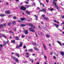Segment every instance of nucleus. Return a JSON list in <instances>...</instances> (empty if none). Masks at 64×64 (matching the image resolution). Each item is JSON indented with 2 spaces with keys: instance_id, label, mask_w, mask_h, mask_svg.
Masks as SVG:
<instances>
[{
  "instance_id": "864d4df0",
  "label": "nucleus",
  "mask_w": 64,
  "mask_h": 64,
  "mask_svg": "<svg viewBox=\"0 0 64 64\" xmlns=\"http://www.w3.org/2000/svg\"><path fill=\"white\" fill-rule=\"evenodd\" d=\"M26 55H29V53L26 52Z\"/></svg>"
},
{
  "instance_id": "6e6d98bb",
  "label": "nucleus",
  "mask_w": 64,
  "mask_h": 64,
  "mask_svg": "<svg viewBox=\"0 0 64 64\" xmlns=\"http://www.w3.org/2000/svg\"><path fill=\"white\" fill-rule=\"evenodd\" d=\"M14 31H16V28H15L14 29Z\"/></svg>"
},
{
  "instance_id": "b1692460",
  "label": "nucleus",
  "mask_w": 64,
  "mask_h": 64,
  "mask_svg": "<svg viewBox=\"0 0 64 64\" xmlns=\"http://www.w3.org/2000/svg\"><path fill=\"white\" fill-rule=\"evenodd\" d=\"M46 37H47V38H49L50 37V36H49V35L46 34Z\"/></svg>"
},
{
  "instance_id": "f8f14e48",
  "label": "nucleus",
  "mask_w": 64,
  "mask_h": 64,
  "mask_svg": "<svg viewBox=\"0 0 64 64\" xmlns=\"http://www.w3.org/2000/svg\"><path fill=\"white\" fill-rule=\"evenodd\" d=\"M42 12H44V13H46V9L44 8H43L42 9Z\"/></svg>"
},
{
  "instance_id": "c756f323",
  "label": "nucleus",
  "mask_w": 64,
  "mask_h": 64,
  "mask_svg": "<svg viewBox=\"0 0 64 64\" xmlns=\"http://www.w3.org/2000/svg\"><path fill=\"white\" fill-rule=\"evenodd\" d=\"M25 20V19L24 18H21V20L22 21H24Z\"/></svg>"
},
{
  "instance_id": "4d7b16f0",
  "label": "nucleus",
  "mask_w": 64,
  "mask_h": 64,
  "mask_svg": "<svg viewBox=\"0 0 64 64\" xmlns=\"http://www.w3.org/2000/svg\"><path fill=\"white\" fill-rule=\"evenodd\" d=\"M41 24H42V25H43V24H44V23L43 22H41Z\"/></svg>"
},
{
  "instance_id": "f03ea898",
  "label": "nucleus",
  "mask_w": 64,
  "mask_h": 64,
  "mask_svg": "<svg viewBox=\"0 0 64 64\" xmlns=\"http://www.w3.org/2000/svg\"><path fill=\"white\" fill-rule=\"evenodd\" d=\"M53 4H54V5L55 6V7L58 10H60V9L59 8V7L57 6V4L55 2V1H54V0H53Z\"/></svg>"
},
{
  "instance_id": "6ab92c4d",
  "label": "nucleus",
  "mask_w": 64,
  "mask_h": 64,
  "mask_svg": "<svg viewBox=\"0 0 64 64\" xmlns=\"http://www.w3.org/2000/svg\"><path fill=\"white\" fill-rule=\"evenodd\" d=\"M54 22H56V23H58V24H59V22H58L57 21V20H54Z\"/></svg>"
},
{
  "instance_id": "603ef678",
  "label": "nucleus",
  "mask_w": 64,
  "mask_h": 64,
  "mask_svg": "<svg viewBox=\"0 0 64 64\" xmlns=\"http://www.w3.org/2000/svg\"><path fill=\"white\" fill-rule=\"evenodd\" d=\"M61 17L62 18H64V16H62Z\"/></svg>"
},
{
  "instance_id": "a211bd4d",
  "label": "nucleus",
  "mask_w": 64,
  "mask_h": 64,
  "mask_svg": "<svg viewBox=\"0 0 64 64\" xmlns=\"http://www.w3.org/2000/svg\"><path fill=\"white\" fill-rule=\"evenodd\" d=\"M34 48L36 50V51H38H38H39V49H38L37 48H36V47H34Z\"/></svg>"
},
{
  "instance_id": "ea45409f",
  "label": "nucleus",
  "mask_w": 64,
  "mask_h": 64,
  "mask_svg": "<svg viewBox=\"0 0 64 64\" xmlns=\"http://www.w3.org/2000/svg\"><path fill=\"white\" fill-rule=\"evenodd\" d=\"M40 5H43V6H44V4H42V3H40Z\"/></svg>"
},
{
  "instance_id": "37998d69",
  "label": "nucleus",
  "mask_w": 64,
  "mask_h": 64,
  "mask_svg": "<svg viewBox=\"0 0 64 64\" xmlns=\"http://www.w3.org/2000/svg\"><path fill=\"white\" fill-rule=\"evenodd\" d=\"M44 58L46 59H47V56H44Z\"/></svg>"
},
{
  "instance_id": "7ed1b4c3",
  "label": "nucleus",
  "mask_w": 64,
  "mask_h": 64,
  "mask_svg": "<svg viewBox=\"0 0 64 64\" xmlns=\"http://www.w3.org/2000/svg\"><path fill=\"white\" fill-rule=\"evenodd\" d=\"M20 9L21 10H26V8H25V7L24 6H22L20 8Z\"/></svg>"
},
{
  "instance_id": "4468645a",
  "label": "nucleus",
  "mask_w": 64,
  "mask_h": 64,
  "mask_svg": "<svg viewBox=\"0 0 64 64\" xmlns=\"http://www.w3.org/2000/svg\"><path fill=\"white\" fill-rule=\"evenodd\" d=\"M54 26H55L56 28H58V27H59V25H58L56 24H54Z\"/></svg>"
},
{
  "instance_id": "bf43d9fd",
  "label": "nucleus",
  "mask_w": 64,
  "mask_h": 64,
  "mask_svg": "<svg viewBox=\"0 0 64 64\" xmlns=\"http://www.w3.org/2000/svg\"><path fill=\"white\" fill-rule=\"evenodd\" d=\"M26 7H27V8H28V7H29V6H28V5H26Z\"/></svg>"
},
{
  "instance_id": "f3484780",
  "label": "nucleus",
  "mask_w": 64,
  "mask_h": 64,
  "mask_svg": "<svg viewBox=\"0 0 64 64\" xmlns=\"http://www.w3.org/2000/svg\"><path fill=\"white\" fill-rule=\"evenodd\" d=\"M11 43H15V40H12L11 41Z\"/></svg>"
},
{
  "instance_id": "c03bdc74",
  "label": "nucleus",
  "mask_w": 64,
  "mask_h": 64,
  "mask_svg": "<svg viewBox=\"0 0 64 64\" xmlns=\"http://www.w3.org/2000/svg\"><path fill=\"white\" fill-rule=\"evenodd\" d=\"M13 58L14 60H16V58H15V57H13Z\"/></svg>"
},
{
  "instance_id": "680f3d73",
  "label": "nucleus",
  "mask_w": 64,
  "mask_h": 64,
  "mask_svg": "<svg viewBox=\"0 0 64 64\" xmlns=\"http://www.w3.org/2000/svg\"><path fill=\"white\" fill-rule=\"evenodd\" d=\"M37 9H38V10H40V8H39V7H38L37 8Z\"/></svg>"
},
{
  "instance_id": "58836bf2",
  "label": "nucleus",
  "mask_w": 64,
  "mask_h": 64,
  "mask_svg": "<svg viewBox=\"0 0 64 64\" xmlns=\"http://www.w3.org/2000/svg\"><path fill=\"white\" fill-rule=\"evenodd\" d=\"M21 26L22 27H24V26H26V25L24 24H22L21 25Z\"/></svg>"
},
{
  "instance_id": "2f4dec72",
  "label": "nucleus",
  "mask_w": 64,
  "mask_h": 64,
  "mask_svg": "<svg viewBox=\"0 0 64 64\" xmlns=\"http://www.w3.org/2000/svg\"><path fill=\"white\" fill-rule=\"evenodd\" d=\"M3 48V46L2 44L0 45V48Z\"/></svg>"
},
{
  "instance_id": "f704fd0d",
  "label": "nucleus",
  "mask_w": 64,
  "mask_h": 64,
  "mask_svg": "<svg viewBox=\"0 0 64 64\" xmlns=\"http://www.w3.org/2000/svg\"><path fill=\"white\" fill-rule=\"evenodd\" d=\"M3 20H4V19L3 18H2L0 20V22H3Z\"/></svg>"
},
{
  "instance_id": "de8ad7c7",
  "label": "nucleus",
  "mask_w": 64,
  "mask_h": 64,
  "mask_svg": "<svg viewBox=\"0 0 64 64\" xmlns=\"http://www.w3.org/2000/svg\"><path fill=\"white\" fill-rule=\"evenodd\" d=\"M32 5L33 6H35V3H34L32 4Z\"/></svg>"
},
{
  "instance_id": "338daca9",
  "label": "nucleus",
  "mask_w": 64,
  "mask_h": 64,
  "mask_svg": "<svg viewBox=\"0 0 64 64\" xmlns=\"http://www.w3.org/2000/svg\"><path fill=\"white\" fill-rule=\"evenodd\" d=\"M26 57H29V55H27V56H26Z\"/></svg>"
},
{
  "instance_id": "bb28decb",
  "label": "nucleus",
  "mask_w": 64,
  "mask_h": 64,
  "mask_svg": "<svg viewBox=\"0 0 64 64\" xmlns=\"http://www.w3.org/2000/svg\"><path fill=\"white\" fill-rule=\"evenodd\" d=\"M16 21H14L13 22H12V23L13 24V25H14V24H16Z\"/></svg>"
},
{
  "instance_id": "8fccbe9b",
  "label": "nucleus",
  "mask_w": 64,
  "mask_h": 64,
  "mask_svg": "<svg viewBox=\"0 0 64 64\" xmlns=\"http://www.w3.org/2000/svg\"><path fill=\"white\" fill-rule=\"evenodd\" d=\"M53 58L54 59H56V58L55 56L53 57Z\"/></svg>"
},
{
  "instance_id": "052dcab7",
  "label": "nucleus",
  "mask_w": 64,
  "mask_h": 64,
  "mask_svg": "<svg viewBox=\"0 0 64 64\" xmlns=\"http://www.w3.org/2000/svg\"><path fill=\"white\" fill-rule=\"evenodd\" d=\"M25 2L26 3V4H28V2L26 1Z\"/></svg>"
},
{
  "instance_id": "5701e85b",
  "label": "nucleus",
  "mask_w": 64,
  "mask_h": 64,
  "mask_svg": "<svg viewBox=\"0 0 64 64\" xmlns=\"http://www.w3.org/2000/svg\"><path fill=\"white\" fill-rule=\"evenodd\" d=\"M20 47L19 46H16V48L17 49H19V48H20Z\"/></svg>"
},
{
  "instance_id": "393cba45",
  "label": "nucleus",
  "mask_w": 64,
  "mask_h": 64,
  "mask_svg": "<svg viewBox=\"0 0 64 64\" xmlns=\"http://www.w3.org/2000/svg\"><path fill=\"white\" fill-rule=\"evenodd\" d=\"M43 45L44 46V48L45 49V50H46L47 49H46V47H45V45H44V44H43Z\"/></svg>"
},
{
  "instance_id": "72a5a7b5",
  "label": "nucleus",
  "mask_w": 64,
  "mask_h": 64,
  "mask_svg": "<svg viewBox=\"0 0 64 64\" xmlns=\"http://www.w3.org/2000/svg\"><path fill=\"white\" fill-rule=\"evenodd\" d=\"M42 17L44 18H45V16L44 14H42Z\"/></svg>"
},
{
  "instance_id": "a878e982",
  "label": "nucleus",
  "mask_w": 64,
  "mask_h": 64,
  "mask_svg": "<svg viewBox=\"0 0 64 64\" xmlns=\"http://www.w3.org/2000/svg\"><path fill=\"white\" fill-rule=\"evenodd\" d=\"M33 44V45L34 46H35L37 45V44L36 43L34 42Z\"/></svg>"
},
{
  "instance_id": "774afa93",
  "label": "nucleus",
  "mask_w": 64,
  "mask_h": 64,
  "mask_svg": "<svg viewBox=\"0 0 64 64\" xmlns=\"http://www.w3.org/2000/svg\"><path fill=\"white\" fill-rule=\"evenodd\" d=\"M62 34H64V32H62Z\"/></svg>"
},
{
  "instance_id": "f257e3e1",
  "label": "nucleus",
  "mask_w": 64,
  "mask_h": 64,
  "mask_svg": "<svg viewBox=\"0 0 64 64\" xmlns=\"http://www.w3.org/2000/svg\"><path fill=\"white\" fill-rule=\"evenodd\" d=\"M29 25L31 27V28H30L29 29L30 31H31L32 32H34V30L32 29V28H34L35 29V26H33V24H29Z\"/></svg>"
},
{
  "instance_id": "412c9836",
  "label": "nucleus",
  "mask_w": 64,
  "mask_h": 64,
  "mask_svg": "<svg viewBox=\"0 0 64 64\" xmlns=\"http://www.w3.org/2000/svg\"><path fill=\"white\" fill-rule=\"evenodd\" d=\"M16 38V40H19V38L18 36H16L15 37Z\"/></svg>"
},
{
  "instance_id": "49530a36",
  "label": "nucleus",
  "mask_w": 64,
  "mask_h": 64,
  "mask_svg": "<svg viewBox=\"0 0 64 64\" xmlns=\"http://www.w3.org/2000/svg\"><path fill=\"white\" fill-rule=\"evenodd\" d=\"M46 1L47 3L49 2V0H46Z\"/></svg>"
},
{
  "instance_id": "c9c22d12",
  "label": "nucleus",
  "mask_w": 64,
  "mask_h": 64,
  "mask_svg": "<svg viewBox=\"0 0 64 64\" xmlns=\"http://www.w3.org/2000/svg\"><path fill=\"white\" fill-rule=\"evenodd\" d=\"M54 54L55 55H56V56H58V54H56V52L54 53Z\"/></svg>"
},
{
  "instance_id": "0eeeda50",
  "label": "nucleus",
  "mask_w": 64,
  "mask_h": 64,
  "mask_svg": "<svg viewBox=\"0 0 64 64\" xmlns=\"http://www.w3.org/2000/svg\"><path fill=\"white\" fill-rule=\"evenodd\" d=\"M6 14H10V13H11V12H10V11L9 10H7L6 11Z\"/></svg>"
},
{
  "instance_id": "9b49d317",
  "label": "nucleus",
  "mask_w": 64,
  "mask_h": 64,
  "mask_svg": "<svg viewBox=\"0 0 64 64\" xmlns=\"http://www.w3.org/2000/svg\"><path fill=\"white\" fill-rule=\"evenodd\" d=\"M20 45H19V46L20 47H22V44H23V42H20Z\"/></svg>"
},
{
  "instance_id": "3c124183",
  "label": "nucleus",
  "mask_w": 64,
  "mask_h": 64,
  "mask_svg": "<svg viewBox=\"0 0 64 64\" xmlns=\"http://www.w3.org/2000/svg\"><path fill=\"white\" fill-rule=\"evenodd\" d=\"M40 11L41 12H42V11H43V10L42 9V10H40L39 11V12H40Z\"/></svg>"
},
{
  "instance_id": "79ce46f5",
  "label": "nucleus",
  "mask_w": 64,
  "mask_h": 64,
  "mask_svg": "<svg viewBox=\"0 0 64 64\" xmlns=\"http://www.w3.org/2000/svg\"><path fill=\"white\" fill-rule=\"evenodd\" d=\"M35 34H36V37H38V35H37V33L36 32H35Z\"/></svg>"
},
{
  "instance_id": "20e7f679",
  "label": "nucleus",
  "mask_w": 64,
  "mask_h": 64,
  "mask_svg": "<svg viewBox=\"0 0 64 64\" xmlns=\"http://www.w3.org/2000/svg\"><path fill=\"white\" fill-rule=\"evenodd\" d=\"M4 26H6V24H0V28H2V27H3Z\"/></svg>"
},
{
  "instance_id": "4be33fe9",
  "label": "nucleus",
  "mask_w": 64,
  "mask_h": 64,
  "mask_svg": "<svg viewBox=\"0 0 64 64\" xmlns=\"http://www.w3.org/2000/svg\"><path fill=\"white\" fill-rule=\"evenodd\" d=\"M16 61V62H19V60H18V58H16V60H15Z\"/></svg>"
},
{
  "instance_id": "7c9ffc66",
  "label": "nucleus",
  "mask_w": 64,
  "mask_h": 64,
  "mask_svg": "<svg viewBox=\"0 0 64 64\" xmlns=\"http://www.w3.org/2000/svg\"><path fill=\"white\" fill-rule=\"evenodd\" d=\"M34 16L35 17H36V20H38V17H37L36 16V15H34Z\"/></svg>"
},
{
  "instance_id": "2eb2a0df",
  "label": "nucleus",
  "mask_w": 64,
  "mask_h": 64,
  "mask_svg": "<svg viewBox=\"0 0 64 64\" xmlns=\"http://www.w3.org/2000/svg\"><path fill=\"white\" fill-rule=\"evenodd\" d=\"M60 45V46H62V44H61V42L60 41H58L57 42Z\"/></svg>"
},
{
  "instance_id": "6e6552de",
  "label": "nucleus",
  "mask_w": 64,
  "mask_h": 64,
  "mask_svg": "<svg viewBox=\"0 0 64 64\" xmlns=\"http://www.w3.org/2000/svg\"><path fill=\"white\" fill-rule=\"evenodd\" d=\"M60 54L62 56H64V52H60Z\"/></svg>"
},
{
  "instance_id": "13d9d810",
  "label": "nucleus",
  "mask_w": 64,
  "mask_h": 64,
  "mask_svg": "<svg viewBox=\"0 0 64 64\" xmlns=\"http://www.w3.org/2000/svg\"><path fill=\"white\" fill-rule=\"evenodd\" d=\"M59 30L60 31V32H62V30L60 29H59Z\"/></svg>"
},
{
  "instance_id": "39448f33",
  "label": "nucleus",
  "mask_w": 64,
  "mask_h": 64,
  "mask_svg": "<svg viewBox=\"0 0 64 64\" xmlns=\"http://www.w3.org/2000/svg\"><path fill=\"white\" fill-rule=\"evenodd\" d=\"M24 32L25 34H28V30H24Z\"/></svg>"
},
{
  "instance_id": "cd10ccee",
  "label": "nucleus",
  "mask_w": 64,
  "mask_h": 64,
  "mask_svg": "<svg viewBox=\"0 0 64 64\" xmlns=\"http://www.w3.org/2000/svg\"><path fill=\"white\" fill-rule=\"evenodd\" d=\"M5 15L4 14H0V16L1 17H3V16H4Z\"/></svg>"
},
{
  "instance_id": "9d476101",
  "label": "nucleus",
  "mask_w": 64,
  "mask_h": 64,
  "mask_svg": "<svg viewBox=\"0 0 64 64\" xmlns=\"http://www.w3.org/2000/svg\"><path fill=\"white\" fill-rule=\"evenodd\" d=\"M28 51L29 52H33V49H31L28 50Z\"/></svg>"
},
{
  "instance_id": "e433bc0d",
  "label": "nucleus",
  "mask_w": 64,
  "mask_h": 64,
  "mask_svg": "<svg viewBox=\"0 0 64 64\" xmlns=\"http://www.w3.org/2000/svg\"><path fill=\"white\" fill-rule=\"evenodd\" d=\"M30 60L32 62V63H33V62H34V60Z\"/></svg>"
},
{
  "instance_id": "c85d7f7f",
  "label": "nucleus",
  "mask_w": 64,
  "mask_h": 64,
  "mask_svg": "<svg viewBox=\"0 0 64 64\" xmlns=\"http://www.w3.org/2000/svg\"><path fill=\"white\" fill-rule=\"evenodd\" d=\"M49 10H50V11H53V10H54V9L53 8H52L51 9H49Z\"/></svg>"
},
{
  "instance_id": "aec40b11",
  "label": "nucleus",
  "mask_w": 64,
  "mask_h": 64,
  "mask_svg": "<svg viewBox=\"0 0 64 64\" xmlns=\"http://www.w3.org/2000/svg\"><path fill=\"white\" fill-rule=\"evenodd\" d=\"M44 19H45V20H46L47 21L48 20H49V19H48V18H47L46 17L44 18Z\"/></svg>"
},
{
  "instance_id": "e2e57ef3",
  "label": "nucleus",
  "mask_w": 64,
  "mask_h": 64,
  "mask_svg": "<svg viewBox=\"0 0 64 64\" xmlns=\"http://www.w3.org/2000/svg\"><path fill=\"white\" fill-rule=\"evenodd\" d=\"M38 27L39 29L40 28H41V27H40V26H38Z\"/></svg>"
},
{
  "instance_id": "473e14b6",
  "label": "nucleus",
  "mask_w": 64,
  "mask_h": 64,
  "mask_svg": "<svg viewBox=\"0 0 64 64\" xmlns=\"http://www.w3.org/2000/svg\"><path fill=\"white\" fill-rule=\"evenodd\" d=\"M25 37V35H23L22 36V38H24Z\"/></svg>"
},
{
  "instance_id": "dca6fc26",
  "label": "nucleus",
  "mask_w": 64,
  "mask_h": 64,
  "mask_svg": "<svg viewBox=\"0 0 64 64\" xmlns=\"http://www.w3.org/2000/svg\"><path fill=\"white\" fill-rule=\"evenodd\" d=\"M2 35L3 37H4L5 38H7V37L6 36V35H4L3 34H2Z\"/></svg>"
},
{
  "instance_id": "a19ab883",
  "label": "nucleus",
  "mask_w": 64,
  "mask_h": 64,
  "mask_svg": "<svg viewBox=\"0 0 64 64\" xmlns=\"http://www.w3.org/2000/svg\"><path fill=\"white\" fill-rule=\"evenodd\" d=\"M10 33H12V34L13 33H14V32H12L11 31V30L10 31H9Z\"/></svg>"
},
{
  "instance_id": "0e129e2a",
  "label": "nucleus",
  "mask_w": 64,
  "mask_h": 64,
  "mask_svg": "<svg viewBox=\"0 0 64 64\" xmlns=\"http://www.w3.org/2000/svg\"><path fill=\"white\" fill-rule=\"evenodd\" d=\"M26 46H24V48H26Z\"/></svg>"
},
{
  "instance_id": "1a4fd4ad",
  "label": "nucleus",
  "mask_w": 64,
  "mask_h": 64,
  "mask_svg": "<svg viewBox=\"0 0 64 64\" xmlns=\"http://www.w3.org/2000/svg\"><path fill=\"white\" fill-rule=\"evenodd\" d=\"M14 54H15V55H16V56H17L18 57H20V56H19V54L15 53H14Z\"/></svg>"
},
{
  "instance_id": "a18cd8bd",
  "label": "nucleus",
  "mask_w": 64,
  "mask_h": 64,
  "mask_svg": "<svg viewBox=\"0 0 64 64\" xmlns=\"http://www.w3.org/2000/svg\"><path fill=\"white\" fill-rule=\"evenodd\" d=\"M13 18L14 19H16V16H14L13 17Z\"/></svg>"
},
{
  "instance_id": "09e8293b",
  "label": "nucleus",
  "mask_w": 64,
  "mask_h": 64,
  "mask_svg": "<svg viewBox=\"0 0 64 64\" xmlns=\"http://www.w3.org/2000/svg\"><path fill=\"white\" fill-rule=\"evenodd\" d=\"M50 54L51 55H52V54H53V52H50Z\"/></svg>"
},
{
  "instance_id": "69168bd1",
  "label": "nucleus",
  "mask_w": 64,
  "mask_h": 64,
  "mask_svg": "<svg viewBox=\"0 0 64 64\" xmlns=\"http://www.w3.org/2000/svg\"><path fill=\"white\" fill-rule=\"evenodd\" d=\"M36 64H40V63L39 62H38Z\"/></svg>"
},
{
  "instance_id": "423d86ee",
  "label": "nucleus",
  "mask_w": 64,
  "mask_h": 64,
  "mask_svg": "<svg viewBox=\"0 0 64 64\" xmlns=\"http://www.w3.org/2000/svg\"><path fill=\"white\" fill-rule=\"evenodd\" d=\"M31 12L29 11L28 10H26V14H28V15H30V13Z\"/></svg>"
},
{
  "instance_id": "5fc2aeb1",
  "label": "nucleus",
  "mask_w": 64,
  "mask_h": 64,
  "mask_svg": "<svg viewBox=\"0 0 64 64\" xmlns=\"http://www.w3.org/2000/svg\"><path fill=\"white\" fill-rule=\"evenodd\" d=\"M64 24V21L62 22V23L61 24V25L62 24Z\"/></svg>"
},
{
  "instance_id": "4c0bfd02",
  "label": "nucleus",
  "mask_w": 64,
  "mask_h": 64,
  "mask_svg": "<svg viewBox=\"0 0 64 64\" xmlns=\"http://www.w3.org/2000/svg\"><path fill=\"white\" fill-rule=\"evenodd\" d=\"M11 22H8V26H10L11 25Z\"/></svg>"
},
{
  "instance_id": "ddd939ff",
  "label": "nucleus",
  "mask_w": 64,
  "mask_h": 64,
  "mask_svg": "<svg viewBox=\"0 0 64 64\" xmlns=\"http://www.w3.org/2000/svg\"><path fill=\"white\" fill-rule=\"evenodd\" d=\"M4 44H3V46H4V45H5V44H7V42H6L5 41H4Z\"/></svg>"
}]
</instances>
